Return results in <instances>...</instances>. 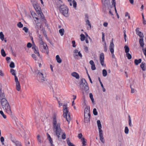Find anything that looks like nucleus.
Instances as JSON below:
<instances>
[{
    "label": "nucleus",
    "mask_w": 146,
    "mask_h": 146,
    "mask_svg": "<svg viewBox=\"0 0 146 146\" xmlns=\"http://www.w3.org/2000/svg\"><path fill=\"white\" fill-rule=\"evenodd\" d=\"M5 95L3 92H2L1 89H0V100L3 109L9 114H12L10 107L8 102L6 99L4 98Z\"/></svg>",
    "instance_id": "f257e3e1"
},
{
    "label": "nucleus",
    "mask_w": 146,
    "mask_h": 146,
    "mask_svg": "<svg viewBox=\"0 0 146 146\" xmlns=\"http://www.w3.org/2000/svg\"><path fill=\"white\" fill-rule=\"evenodd\" d=\"M52 122L53 131L59 140L60 139V135L62 134V130L60 128V124L57 122L55 115L53 117Z\"/></svg>",
    "instance_id": "f03ea898"
},
{
    "label": "nucleus",
    "mask_w": 146,
    "mask_h": 146,
    "mask_svg": "<svg viewBox=\"0 0 146 146\" xmlns=\"http://www.w3.org/2000/svg\"><path fill=\"white\" fill-rule=\"evenodd\" d=\"M63 116L65 118L67 121L69 123L71 120L70 113L69 111L68 108L67 103H64L63 105Z\"/></svg>",
    "instance_id": "7ed1b4c3"
},
{
    "label": "nucleus",
    "mask_w": 146,
    "mask_h": 146,
    "mask_svg": "<svg viewBox=\"0 0 146 146\" xmlns=\"http://www.w3.org/2000/svg\"><path fill=\"white\" fill-rule=\"evenodd\" d=\"M31 2L37 14L40 16L41 20L43 21L44 17L43 14L42 13L41 8L38 5L37 3L35 0H32Z\"/></svg>",
    "instance_id": "20e7f679"
},
{
    "label": "nucleus",
    "mask_w": 146,
    "mask_h": 146,
    "mask_svg": "<svg viewBox=\"0 0 146 146\" xmlns=\"http://www.w3.org/2000/svg\"><path fill=\"white\" fill-rule=\"evenodd\" d=\"M80 87L81 89L84 90L87 94L89 92V88L85 80L82 78L81 79L80 84Z\"/></svg>",
    "instance_id": "39448f33"
},
{
    "label": "nucleus",
    "mask_w": 146,
    "mask_h": 146,
    "mask_svg": "<svg viewBox=\"0 0 146 146\" xmlns=\"http://www.w3.org/2000/svg\"><path fill=\"white\" fill-rule=\"evenodd\" d=\"M39 49L42 52H47L48 50V47L46 43L43 41L41 37L39 38Z\"/></svg>",
    "instance_id": "423d86ee"
},
{
    "label": "nucleus",
    "mask_w": 146,
    "mask_h": 146,
    "mask_svg": "<svg viewBox=\"0 0 146 146\" xmlns=\"http://www.w3.org/2000/svg\"><path fill=\"white\" fill-rule=\"evenodd\" d=\"M37 77L40 82H43L46 80V73L44 70L38 71L37 74Z\"/></svg>",
    "instance_id": "0eeeda50"
},
{
    "label": "nucleus",
    "mask_w": 146,
    "mask_h": 146,
    "mask_svg": "<svg viewBox=\"0 0 146 146\" xmlns=\"http://www.w3.org/2000/svg\"><path fill=\"white\" fill-rule=\"evenodd\" d=\"M60 11L61 13L65 16H67L68 13V9L65 5H61L59 8Z\"/></svg>",
    "instance_id": "6e6552de"
},
{
    "label": "nucleus",
    "mask_w": 146,
    "mask_h": 146,
    "mask_svg": "<svg viewBox=\"0 0 146 146\" xmlns=\"http://www.w3.org/2000/svg\"><path fill=\"white\" fill-rule=\"evenodd\" d=\"M73 57L76 59L82 58V56L80 51H78V50L75 49L73 51Z\"/></svg>",
    "instance_id": "1a4fd4ad"
},
{
    "label": "nucleus",
    "mask_w": 146,
    "mask_h": 146,
    "mask_svg": "<svg viewBox=\"0 0 146 146\" xmlns=\"http://www.w3.org/2000/svg\"><path fill=\"white\" fill-rule=\"evenodd\" d=\"M100 60L101 65L104 67H105L106 64L104 63V54L103 53H101L100 54Z\"/></svg>",
    "instance_id": "9d476101"
},
{
    "label": "nucleus",
    "mask_w": 146,
    "mask_h": 146,
    "mask_svg": "<svg viewBox=\"0 0 146 146\" xmlns=\"http://www.w3.org/2000/svg\"><path fill=\"white\" fill-rule=\"evenodd\" d=\"M68 2L69 3L70 5L71 6L72 5V3L73 7L76 9V8L77 3L74 0L72 1V0H67Z\"/></svg>",
    "instance_id": "9b49d317"
},
{
    "label": "nucleus",
    "mask_w": 146,
    "mask_h": 146,
    "mask_svg": "<svg viewBox=\"0 0 146 146\" xmlns=\"http://www.w3.org/2000/svg\"><path fill=\"white\" fill-rule=\"evenodd\" d=\"M114 45L113 41L110 42L109 46V49L111 52H114Z\"/></svg>",
    "instance_id": "f8f14e48"
},
{
    "label": "nucleus",
    "mask_w": 146,
    "mask_h": 146,
    "mask_svg": "<svg viewBox=\"0 0 146 146\" xmlns=\"http://www.w3.org/2000/svg\"><path fill=\"white\" fill-rule=\"evenodd\" d=\"M90 115H84V121L85 123H88L90 121Z\"/></svg>",
    "instance_id": "ddd939ff"
},
{
    "label": "nucleus",
    "mask_w": 146,
    "mask_h": 146,
    "mask_svg": "<svg viewBox=\"0 0 146 146\" xmlns=\"http://www.w3.org/2000/svg\"><path fill=\"white\" fill-rule=\"evenodd\" d=\"M32 49L34 50V52L35 53L37 54L38 56H40V54L39 53L38 49L36 48V46L35 45H33L32 46Z\"/></svg>",
    "instance_id": "4468645a"
},
{
    "label": "nucleus",
    "mask_w": 146,
    "mask_h": 146,
    "mask_svg": "<svg viewBox=\"0 0 146 146\" xmlns=\"http://www.w3.org/2000/svg\"><path fill=\"white\" fill-rule=\"evenodd\" d=\"M90 64L91 65V68L92 70H96V68L95 67L94 63L92 60H91L90 61Z\"/></svg>",
    "instance_id": "2eb2a0df"
},
{
    "label": "nucleus",
    "mask_w": 146,
    "mask_h": 146,
    "mask_svg": "<svg viewBox=\"0 0 146 146\" xmlns=\"http://www.w3.org/2000/svg\"><path fill=\"white\" fill-rule=\"evenodd\" d=\"M90 109L88 106H87L85 109L84 111V115H90Z\"/></svg>",
    "instance_id": "dca6fc26"
},
{
    "label": "nucleus",
    "mask_w": 146,
    "mask_h": 146,
    "mask_svg": "<svg viewBox=\"0 0 146 146\" xmlns=\"http://www.w3.org/2000/svg\"><path fill=\"white\" fill-rule=\"evenodd\" d=\"M47 136L48 139L51 144V146H54V145L53 144V141L52 139L51 138L50 135L48 133H47Z\"/></svg>",
    "instance_id": "f3484780"
},
{
    "label": "nucleus",
    "mask_w": 146,
    "mask_h": 146,
    "mask_svg": "<svg viewBox=\"0 0 146 146\" xmlns=\"http://www.w3.org/2000/svg\"><path fill=\"white\" fill-rule=\"evenodd\" d=\"M71 75L75 78L76 79H78L80 78V76L76 72H73L71 74Z\"/></svg>",
    "instance_id": "a211bd4d"
},
{
    "label": "nucleus",
    "mask_w": 146,
    "mask_h": 146,
    "mask_svg": "<svg viewBox=\"0 0 146 146\" xmlns=\"http://www.w3.org/2000/svg\"><path fill=\"white\" fill-rule=\"evenodd\" d=\"M145 64L144 62H142L140 65V67L143 70L145 71L146 70V67H145Z\"/></svg>",
    "instance_id": "6ab92c4d"
},
{
    "label": "nucleus",
    "mask_w": 146,
    "mask_h": 146,
    "mask_svg": "<svg viewBox=\"0 0 146 146\" xmlns=\"http://www.w3.org/2000/svg\"><path fill=\"white\" fill-rule=\"evenodd\" d=\"M102 4L105 6L110 3V0H102Z\"/></svg>",
    "instance_id": "aec40b11"
},
{
    "label": "nucleus",
    "mask_w": 146,
    "mask_h": 146,
    "mask_svg": "<svg viewBox=\"0 0 146 146\" xmlns=\"http://www.w3.org/2000/svg\"><path fill=\"white\" fill-rule=\"evenodd\" d=\"M139 43L140 44V46L143 48L144 45L143 38H140L139 40Z\"/></svg>",
    "instance_id": "412c9836"
},
{
    "label": "nucleus",
    "mask_w": 146,
    "mask_h": 146,
    "mask_svg": "<svg viewBox=\"0 0 146 146\" xmlns=\"http://www.w3.org/2000/svg\"><path fill=\"white\" fill-rule=\"evenodd\" d=\"M16 85L17 90L18 91H19L21 90V86L19 82L16 83Z\"/></svg>",
    "instance_id": "4be33fe9"
},
{
    "label": "nucleus",
    "mask_w": 146,
    "mask_h": 146,
    "mask_svg": "<svg viewBox=\"0 0 146 146\" xmlns=\"http://www.w3.org/2000/svg\"><path fill=\"white\" fill-rule=\"evenodd\" d=\"M66 141L67 144L69 146H75L72 143L70 142V139L69 138L67 139Z\"/></svg>",
    "instance_id": "5701e85b"
},
{
    "label": "nucleus",
    "mask_w": 146,
    "mask_h": 146,
    "mask_svg": "<svg viewBox=\"0 0 146 146\" xmlns=\"http://www.w3.org/2000/svg\"><path fill=\"white\" fill-rule=\"evenodd\" d=\"M37 140L39 144H41L42 142V141L41 140L40 136L39 135H38L37 136Z\"/></svg>",
    "instance_id": "b1692460"
},
{
    "label": "nucleus",
    "mask_w": 146,
    "mask_h": 146,
    "mask_svg": "<svg viewBox=\"0 0 146 146\" xmlns=\"http://www.w3.org/2000/svg\"><path fill=\"white\" fill-rule=\"evenodd\" d=\"M56 59L57 62L58 63H60L62 62V60L58 55H57L56 56Z\"/></svg>",
    "instance_id": "393cba45"
},
{
    "label": "nucleus",
    "mask_w": 146,
    "mask_h": 146,
    "mask_svg": "<svg viewBox=\"0 0 146 146\" xmlns=\"http://www.w3.org/2000/svg\"><path fill=\"white\" fill-rule=\"evenodd\" d=\"M141 62V59H139V60L135 59L134 60V62L136 65H138L139 63Z\"/></svg>",
    "instance_id": "a878e982"
},
{
    "label": "nucleus",
    "mask_w": 146,
    "mask_h": 146,
    "mask_svg": "<svg viewBox=\"0 0 146 146\" xmlns=\"http://www.w3.org/2000/svg\"><path fill=\"white\" fill-rule=\"evenodd\" d=\"M97 124L98 129H101L102 127L101 123L100 121V120H98L97 121Z\"/></svg>",
    "instance_id": "bb28decb"
},
{
    "label": "nucleus",
    "mask_w": 146,
    "mask_h": 146,
    "mask_svg": "<svg viewBox=\"0 0 146 146\" xmlns=\"http://www.w3.org/2000/svg\"><path fill=\"white\" fill-rule=\"evenodd\" d=\"M102 75L104 77H106L107 75V71L105 69H104L102 71Z\"/></svg>",
    "instance_id": "cd10ccee"
},
{
    "label": "nucleus",
    "mask_w": 146,
    "mask_h": 146,
    "mask_svg": "<svg viewBox=\"0 0 146 146\" xmlns=\"http://www.w3.org/2000/svg\"><path fill=\"white\" fill-rule=\"evenodd\" d=\"M124 48L125 50V52L126 53H128L129 51V47L127 45L124 46Z\"/></svg>",
    "instance_id": "c85d7f7f"
},
{
    "label": "nucleus",
    "mask_w": 146,
    "mask_h": 146,
    "mask_svg": "<svg viewBox=\"0 0 146 146\" xmlns=\"http://www.w3.org/2000/svg\"><path fill=\"white\" fill-rule=\"evenodd\" d=\"M81 141L82 144V146H84L86 145V140L84 138H82Z\"/></svg>",
    "instance_id": "c756f323"
},
{
    "label": "nucleus",
    "mask_w": 146,
    "mask_h": 146,
    "mask_svg": "<svg viewBox=\"0 0 146 146\" xmlns=\"http://www.w3.org/2000/svg\"><path fill=\"white\" fill-rule=\"evenodd\" d=\"M89 97L90 98L92 102L93 103H94V99L93 98V96L92 93H90L89 94Z\"/></svg>",
    "instance_id": "7c9ffc66"
},
{
    "label": "nucleus",
    "mask_w": 146,
    "mask_h": 146,
    "mask_svg": "<svg viewBox=\"0 0 146 146\" xmlns=\"http://www.w3.org/2000/svg\"><path fill=\"white\" fill-rule=\"evenodd\" d=\"M1 53L2 56L3 57H5L6 56V54L5 52L3 49H2L1 50Z\"/></svg>",
    "instance_id": "2f4dec72"
},
{
    "label": "nucleus",
    "mask_w": 146,
    "mask_h": 146,
    "mask_svg": "<svg viewBox=\"0 0 146 146\" xmlns=\"http://www.w3.org/2000/svg\"><path fill=\"white\" fill-rule=\"evenodd\" d=\"M126 56L129 60L131 59L132 57L131 55L129 53H126Z\"/></svg>",
    "instance_id": "473e14b6"
},
{
    "label": "nucleus",
    "mask_w": 146,
    "mask_h": 146,
    "mask_svg": "<svg viewBox=\"0 0 146 146\" xmlns=\"http://www.w3.org/2000/svg\"><path fill=\"white\" fill-rule=\"evenodd\" d=\"M80 40L81 41H83L84 40L85 38V36L83 34H81L80 35Z\"/></svg>",
    "instance_id": "72a5a7b5"
},
{
    "label": "nucleus",
    "mask_w": 146,
    "mask_h": 146,
    "mask_svg": "<svg viewBox=\"0 0 146 146\" xmlns=\"http://www.w3.org/2000/svg\"><path fill=\"white\" fill-rule=\"evenodd\" d=\"M64 32V30L63 29H61L59 31V32L61 36L63 35Z\"/></svg>",
    "instance_id": "f704fd0d"
},
{
    "label": "nucleus",
    "mask_w": 146,
    "mask_h": 146,
    "mask_svg": "<svg viewBox=\"0 0 146 146\" xmlns=\"http://www.w3.org/2000/svg\"><path fill=\"white\" fill-rule=\"evenodd\" d=\"M99 131V135L100 136H103V131L101 129H98Z\"/></svg>",
    "instance_id": "c9c22d12"
},
{
    "label": "nucleus",
    "mask_w": 146,
    "mask_h": 146,
    "mask_svg": "<svg viewBox=\"0 0 146 146\" xmlns=\"http://www.w3.org/2000/svg\"><path fill=\"white\" fill-rule=\"evenodd\" d=\"M137 35L139 36L141 38H143L144 37L143 33H142L141 32L138 33V34H137Z\"/></svg>",
    "instance_id": "e433bc0d"
},
{
    "label": "nucleus",
    "mask_w": 146,
    "mask_h": 146,
    "mask_svg": "<svg viewBox=\"0 0 146 146\" xmlns=\"http://www.w3.org/2000/svg\"><path fill=\"white\" fill-rule=\"evenodd\" d=\"M0 37L1 39L2 40H3L4 39V35L2 32L0 33Z\"/></svg>",
    "instance_id": "4c0bfd02"
},
{
    "label": "nucleus",
    "mask_w": 146,
    "mask_h": 146,
    "mask_svg": "<svg viewBox=\"0 0 146 146\" xmlns=\"http://www.w3.org/2000/svg\"><path fill=\"white\" fill-rule=\"evenodd\" d=\"M100 139L102 142L103 143H105V141L104 139V137L103 136H100Z\"/></svg>",
    "instance_id": "58836bf2"
},
{
    "label": "nucleus",
    "mask_w": 146,
    "mask_h": 146,
    "mask_svg": "<svg viewBox=\"0 0 146 146\" xmlns=\"http://www.w3.org/2000/svg\"><path fill=\"white\" fill-rule=\"evenodd\" d=\"M131 121L130 117L129 115V124L130 127L132 126V125L131 124Z\"/></svg>",
    "instance_id": "ea45409f"
},
{
    "label": "nucleus",
    "mask_w": 146,
    "mask_h": 146,
    "mask_svg": "<svg viewBox=\"0 0 146 146\" xmlns=\"http://www.w3.org/2000/svg\"><path fill=\"white\" fill-rule=\"evenodd\" d=\"M86 24L88 25V26H89L90 29L91 28V25L90 22L88 20H86Z\"/></svg>",
    "instance_id": "a19ab883"
},
{
    "label": "nucleus",
    "mask_w": 146,
    "mask_h": 146,
    "mask_svg": "<svg viewBox=\"0 0 146 146\" xmlns=\"http://www.w3.org/2000/svg\"><path fill=\"white\" fill-rule=\"evenodd\" d=\"M93 113L95 115H98V112L96 108H94L93 110Z\"/></svg>",
    "instance_id": "79ce46f5"
},
{
    "label": "nucleus",
    "mask_w": 146,
    "mask_h": 146,
    "mask_svg": "<svg viewBox=\"0 0 146 146\" xmlns=\"http://www.w3.org/2000/svg\"><path fill=\"white\" fill-rule=\"evenodd\" d=\"M0 113L3 116V117L4 119L6 118V115L4 114L3 112L2 111H0Z\"/></svg>",
    "instance_id": "37998d69"
},
{
    "label": "nucleus",
    "mask_w": 146,
    "mask_h": 146,
    "mask_svg": "<svg viewBox=\"0 0 146 146\" xmlns=\"http://www.w3.org/2000/svg\"><path fill=\"white\" fill-rule=\"evenodd\" d=\"M10 72L14 76L16 75L15 71L14 70L11 69L10 70Z\"/></svg>",
    "instance_id": "c03bdc74"
},
{
    "label": "nucleus",
    "mask_w": 146,
    "mask_h": 146,
    "mask_svg": "<svg viewBox=\"0 0 146 146\" xmlns=\"http://www.w3.org/2000/svg\"><path fill=\"white\" fill-rule=\"evenodd\" d=\"M129 129L127 127H125L124 132L125 134H127L129 133Z\"/></svg>",
    "instance_id": "a18cd8bd"
},
{
    "label": "nucleus",
    "mask_w": 146,
    "mask_h": 146,
    "mask_svg": "<svg viewBox=\"0 0 146 146\" xmlns=\"http://www.w3.org/2000/svg\"><path fill=\"white\" fill-rule=\"evenodd\" d=\"M104 50L105 52H106L107 51V46H106V42H105L104 44Z\"/></svg>",
    "instance_id": "49530a36"
},
{
    "label": "nucleus",
    "mask_w": 146,
    "mask_h": 146,
    "mask_svg": "<svg viewBox=\"0 0 146 146\" xmlns=\"http://www.w3.org/2000/svg\"><path fill=\"white\" fill-rule=\"evenodd\" d=\"M9 66L11 68H14L15 67L14 63L12 62H11Z\"/></svg>",
    "instance_id": "de8ad7c7"
},
{
    "label": "nucleus",
    "mask_w": 146,
    "mask_h": 146,
    "mask_svg": "<svg viewBox=\"0 0 146 146\" xmlns=\"http://www.w3.org/2000/svg\"><path fill=\"white\" fill-rule=\"evenodd\" d=\"M17 26L19 28H22L23 27V25L21 23V22H19L17 24Z\"/></svg>",
    "instance_id": "09e8293b"
},
{
    "label": "nucleus",
    "mask_w": 146,
    "mask_h": 146,
    "mask_svg": "<svg viewBox=\"0 0 146 146\" xmlns=\"http://www.w3.org/2000/svg\"><path fill=\"white\" fill-rule=\"evenodd\" d=\"M0 141L2 143L3 145L4 144V139L3 137H1L0 138Z\"/></svg>",
    "instance_id": "8fccbe9b"
},
{
    "label": "nucleus",
    "mask_w": 146,
    "mask_h": 146,
    "mask_svg": "<svg viewBox=\"0 0 146 146\" xmlns=\"http://www.w3.org/2000/svg\"><path fill=\"white\" fill-rule=\"evenodd\" d=\"M15 143L16 146H21V143L19 142L16 141Z\"/></svg>",
    "instance_id": "3c124183"
},
{
    "label": "nucleus",
    "mask_w": 146,
    "mask_h": 146,
    "mask_svg": "<svg viewBox=\"0 0 146 146\" xmlns=\"http://www.w3.org/2000/svg\"><path fill=\"white\" fill-rule=\"evenodd\" d=\"M102 41L105 42V38H104V33L103 32H102Z\"/></svg>",
    "instance_id": "603ef678"
},
{
    "label": "nucleus",
    "mask_w": 146,
    "mask_h": 146,
    "mask_svg": "<svg viewBox=\"0 0 146 146\" xmlns=\"http://www.w3.org/2000/svg\"><path fill=\"white\" fill-rule=\"evenodd\" d=\"M62 139H66V134L65 133H62Z\"/></svg>",
    "instance_id": "864d4df0"
},
{
    "label": "nucleus",
    "mask_w": 146,
    "mask_h": 146,
    "mask_svg": "<svg viewBox=\"0 0 146 146\" xmlns=\"http://www.w3.org/2000/svg\"><path fill=\"white\" fill-rule=\"evenodd\" d=\"M23 30L25 31V32L26 33L28 31V29L27 27H24L23 29Z\"/></svg>",
    "instance_id": "5fc2aeb1"
},
{
    "label": "nucleus",
    "mask_w": 146,
    "mask_h": 146,
    "mask_svg": "<svg viewBox=\"0 0 146 146\" xmlns=\"http://www.w3.org/2000/svg\"><path fill=\"white\" fill-rule=\"evenodd\" d=\"M72 46L73 47H75L76 45H75V42L74 40H72Z\"/></svg>",
    "instance_id": "6e6d98bb"
},
{
    "label": "nucleus",
    "mask_w": 146,
    "mask_h": 146,
    "mask_svg": "<svg viewBox=\"0 0 146 146\" xmlns=\"http://www.w3.org/2000/svg\"><path fill=\"white\" fill-rule=\"evenodd\" d=\"M32 46V44L30 42H29L27 43V47L28 48H31Z\"/></svg>",
    "instance_id": "4d7b16f0"
},
{
    "label": "nucleus",
    "mask_w": 146,
    "mask_h": 146,
    "mask_svg": "<svg viewBox=\"0 0 146 146\" xmlns=\"http://www.w3.org/2000/svg\"><path fill=\"white\" fill-rule=\"evenodd\" d=\"M14 76H15V82L16 83V82H19V81L18 80V79L17 77L16 76V75Z\"/></svg>",
    "instance_id": "13d9d810"
},
{
    "label": "nucleus",
    "mask_w": 146,
    "mask_h": 146,
    "mask_svg": "<svg viewBox=\"0 0 146 146\" xmlns=\"http://www.w3.org/2000/svg\"><path fill=\"white\" fill-rule=\"evenodd\" d=\"M4 76V73L2 72V71L1 70H0V76L3 77Z\"/></svg>",
    "instance_id": "bf43d9fd"
},
{
    "label": "nucleus",
    "mask_w": 146,
    "mask_h": 146,
    "mask_svg": "<svg viewBox=\"0 0 146 146\" xmlns=\"http://www.w3.org/2000/svg\"><path fill=\"white\" fill-rule=\"evenodd\" d=\"M82 137V135L81 133H80L78 134V137L80 138L81 139V138Z\"/></svg>",
    "instance_id": "052dcab7"
},
{
    "label": "nucleus",
    "mask_w": 146,
    "mask_h": 146,
    "mask_svg": "<svg viewBox=\"0 0 146 146\" xmlns=\"http://www.w3.org/2000/svg\"><path fill=\"white\" fill-rule=\"evenodd\" d=\"M32 57L35 60H36V58L35 54H33L32 55Z\"/></svg>",
    "instance_id": "680f3d73"
},
{
    "label": "nucleus",
    "mask_w": 146,
    "mask_h": 146,
    "mask_svg": "<svg viewBox=\"0 0 146 146\" xmlns=\"http://www.w3.org/2000/svg\"><path fill=\"white\" fill-rule=\"evenodd\" d=\"M135 31L137 34H138V33H139V32H141V31H139V28H137L136 29Z\"/></svg>",
    "instance_id": "e2e57ef3"
},
{
    "label": "nucleus",
    "mask_w": 146,
    "mask_h": 146,
    "mask_svg": "<svg viewBox=\"0 0 146 146\" xmlns=\"http://www.w3.org/2000/svg\"><path fill=\"white\" fill-rule=\"evenodd\" d=\"M36 15V14L35 13H34L33 15V19H36L37 20H38L39 19L38 17H34V16H35Z\"/></svg>",
    "instance_id": "0e129e2a"
},
{
    "label": "nucleus",
    "mask_w": 146,
    "mask_h": 146,
    "mask_svg": "<svg viewBox=\"0 0 146 146\" xmlns=\"http://www.w3.org/2000/svg\"><path fill=\"white\" fill-rule=\"evenodd\" d=\"M130 87L131 88V93H134L135 92V90L134 89L132 88L131 86H130Z\"/></svg>",
    "instance_id": "69168bd1"
},
{
    "label": "nucleus",
    "mask_w": 146,
    "mask_h": 146,
    "mask_svg": "<svg viewBox=\"0 0 146 146\" xmlns=\"http://www.w3.org/2000/svg\"><path fill=\"white\" fill-rule=\"evenodd\" d=\"M103 25L105 27H107L108 25V23L107 22H104V23H103Z\"/></svg>",
    "instance_id": "338daca9"
},
{
    "label": "nucleus",
    "mask_w": 146,
    "mask_h": 146,
    "mask_svg": "<svg viewBox=\"0 0 146 146\" xmlns=\"http://www.w3.org/2000/svg\"><path fill=\"white\" fill-rule=\"evenodd\" d=\"M84 50L86 52H87L88 51V48L87 46L84 47Z\"/></svg>",
    "instance_id": "774afa93"
}]
</instances>
